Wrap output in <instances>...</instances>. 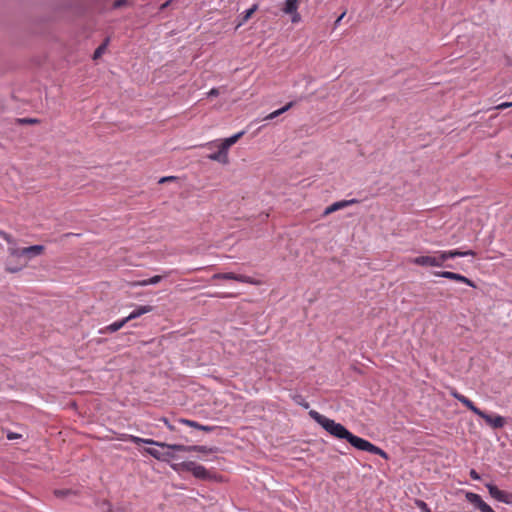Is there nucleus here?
Here are the masks:
<instances>
[{
  "instance_id": "f257e3e1",
  "label": "nucleus",
  "mask_w": 512,
  "mask_h": 512,
  "mask_svg": "<svg viewBox=\"0 0 512 512\" xmlns=\"http://www.w3.org/2000/svg\"><path fill=\"white\" fill-rule=\"evenodd\" d=\"M309 416L314 421H316L332 437L339 439V440H346L354 448H356L360 451H366L371 454L379 455L386 460L388 459V454L384 450H382L381 448L372 444L368 440L352 434L342 424L337 423L330 418H327L326 416L320 414L316 410H310Z\"/></svg>"
},
{
  "instance_id": "f03ea898",
  "label": "nucleus",
  "mask_w": 512,
  "mask_h": 512,
  "mask_svg": "<svg viewBox=\"0 0 512 512\" xmlns=\"http://www.w3.org/2000/svg\"><path fill=\"white\" fill-rule=\"evenodd\" d=\"M464 256H475V252L473 250L463 252L457 249L449 251H436L433 255H420L411 258L409 261L422 267H442L448 259Z\"/></svg>"
},
{
  "instance_id": "7ed1b4c3",
  "label": "nucleus",
  "mask_w": 512,
  "mask_h": 512,
  "mask_svg": "<svg viewBox=\"0 0 512 512\" xmlns=\"http://www.w3.org/2000/svg\"><path fill=\"white\" fill-rule=\"evenodd\" d=\"M456 400L462 403L471 412L482 418L487 425L493 429H501L506 425V419L498 414H488L479 409L475 404L466 396L460 394L457 390L453 389L450 393Z\"/></svg>"
},
{
  "instance_id": "20e7f679",
  "label": "nucleus",
  "mask_w": 512,
  "mask_h": 512,
  "mask_svg": "<svg viewBox=\"0 0 512 512\" xmlns=\"http://www.w3.org/2000/svg\"><path fill=\"white\" fill-rule=\"evenodd\" d=\"M245 134V131H240L231 137L225 138L223 140H215L206 143L204 146L207 148L217 147L218 151L208 155V158L213 161H218L223 164L228 163V150L229 148L237 143L239 139Z\"/></svg>"
},
{
  "instance_id": "39448f33",
  "label": "nucleus",
  "mask_w": 512,
  "mask_h": 512,
  "mask_svg": "<svg viewBox=\"0 0 512 512\" xmlns=\"http://www.w3.org/2000/svg\"><path fill=\"white\" fill-rule=\"evenodd\" d=\"M130 441H132L135 444L146 443V444L158 445L162 448H168V449H172V450H176V451H191V450L198 451V452H206L207 451L206 447H204V446L187 447L184 445H177V444L168 445V444L156 442L152 439H144V438H140V437L133 436V435L130 436Z\"/></svg>"
},
{
  "instance_id": "423d86ee",
  "label": "nucleus",
  "mask_w": 512,
  "mask_h": 512,
  "mask_svg": "<svg viewBox=\"0 0 512 512\" xmlns=\"http://www.w3.org/2000/svg\"><path fill=\"white\" fill-rule=\"evenodd\" d=\"M213 280L222 279V280H234L241 283L251 284V285H258L260 282L255 280L254 278L242 275V274H236L233 272H227V273H216L212 276Z\"/></svg>"
},
{
  "instance_id": "0eeeda50",
  "label": "nucleus",
  "mask_w": 512,
  "mask_h": 512,
  "mask_svg": "<svg viewBox=\"0 0 512 512\" xmlns=\"http://www.w3.org/2000/svg\"><path fill=\"white\" fill-rule=\"evenodd\" d=\"M486 487L488 488L491 497L495 500L505 504H512L511 492L499 489L493 482H487Z\"/></svg>"
},
{
  "instance_id": "6e6552de",
  "label": "nucleus",
  "mask_w": 512,
  "mask_h": 512,
  "mask_svg": "<svg viewBox=\"0 0 512 512\" xmlns=\"http://www.w3.org/2000/svg\"><path fill=\"white\" fill-rule=\"evenodd\" d=\"M181 467H182L183 471L190 472L192 474V476H194L195 478L205 479L208 477L206 469L203 466L198 465L195 462H192V461L183 462L181 464Z\"/></svg>"
},
{
  "instance_id": "1a4fd4ad",
  "label": "nucleus",
  "mask_w": 512,
  "mask_h": 512,
  "mask_svg": "<svg viewBox=\"0 0 512 512\" xmlns=\"http://www.w3.org/2000/svg\"><path fill=\"white\" fill-rule=\"evenodd\" d=\"M435 276L437 277H442V278H446V279H450V280H454V281H457V282H462L470 287H473L475 288V284L472 280H470L469 278L461 275V274H458V273H455V272H451V271H436L433 273Z\"/></svg>"
},
{
  "instance_id": "9d476101",
  "label": "nucleus",
  "mask_w": 512,
  "mask_h": 512,
  "mask_svg": "<svg viewBox=\"0 0 512 512\" xmlns=\"http://www.w3.org/2000/svg\"><path fill=\"white\" fill-rule=\"evenodd\" d=\"M467 500L474 505L475 508L481 512H495L486 502L483 501L480 495L468 492L466 494Z\"/></svg>"
},
{
  "instance_id": "9b49d317",
  "label": "nucleus",
  "mask_w": 512,
  "mask_h": 512,
  "mask_svg": "<svg viewBox=\"0 0 512 512\" xmlns=\"http://www.w3.org/2000/svg\"><path fill=\"white\" fill-rule=\"evenodd\" d=\"M79 493L80 490L78 488H59L54 489L53 491V494L56 498L69 501L75 499L79 495Z\"/></svg>"
},
{
  "instance_id": "f8f14e48",
  "label": "nucleus",
  "mask_w": 512,
  "mask_h": 512,
  "mask_svg": "<svg viewBox=\"0 0 512 512\" xmlns=\"http://www.w3.org/2000/svg\"><path fill=\"white\" fill-rule=\"evenodd\" d=\"M45 251V247L43 245H33V246H29V247H24L23 248V256L22 257H26L28 260L34 258V257H37L41 254H43Z\"/></svg>"
},
{
  "instance_id": "ddd939ff",
  "label": "nucleus",
  "mask_w": 512,
  "mask_h": 512,
  "mask_svg": "<svg viewBox=\"0 0 512 512\" xmlns=\"http://www.w3.org/2000/svg\"><path fill=\"white\" fill-rule=\"evenodd\" d=\"M172 272H173L172 270L165 271L164 275H155V276H153V277H151L149 279L137 281L133 285L134 286L155 285V284L159 283L163 279V277L169 276Z\"/></svg>"
},
{
  "instance_id": "4468645a",
  "label": "nucleus",
  "mask_w": 512,
  "mask_h": 512,
  "mask_svg": "<svg viewBox=\"0 0 512 512\" xmlns=\"http://www.w3.org/2000/svg\"><path fill=\"white\" fill-rule=\"evenodd\" d=\"M153 310V307L150 305H142L138 306L136 309H134L128 316V321H131L133 319H136L146 313H149Z\"/></svg>"
},
{
  "instance_id": "2eb2a0df",
  "label": "nucleus",
  "mask_w": 512,
  "mask_h": 512,
  "mask_svg": "<svg viewBox=\"0 0 512 512\" xmlns=\"http://www.w3.org/2000/svg\"><path fill=\"white\" fill-rule=\"evenodd\" d=\"M128 322L129 321H128L127 317H125L122 320L116 321V322L106 326L102 332H110V333L116 332V331L120 330Z\"/></svg>"
},
{
  "instance_id": "dca6fc26",
  "label": "nucleus",
  "mask_w": 512,
  "mask_h": 512,
  "mask_svg": "<svg viewBox=\"0 0 512 512\" xmlns=\"http://www.w3.org/2000/svg\"><path fill=\"white\" fill-rule=\"evenodd\" d=\"M293 106H294V102L291 101V102L287 103L285 106H283L282 108H280L278 110H275L272 113H270L269 115H267L265 119L266 120H272V119L278 117L279 115L285 113L286 111H288Z\"/></svg>"
},
{
  "instance_id": "f3484780",
  "label": "nucleus",
  "mask_w": 512,
  "mask_h": 512,
  "mask_svg": "<svg viewBox=\"0 0 512 512\" xmlns=\"http://www.w3.org/2000/svg\"><path fill=\"white\" fill-rule=\"evenodd\" d=\"M299 0H286L282 11L284 13H293L298 10Z\"/></svg>"
},
{
  "instance_id": "a211bd4d",
  "label": "nucleus",
  "mask_w": 512,
  "mask_h": 512,
  "mask_svg": "<svg viewBox=\"0 0 512 512\" xmlns=\"http://www.w3.org/2000/svg\"><path fill=\"white\" fill-rule=\"evenodd\" d=\"M358 203V200L357 199H351V200H341V201H338V202H335L333 203V208L336 211L340 210V209H343V208H346L350 205H353V204H356Z\"/></svg>"
},
{
  "instance_id": "6ab92c4d",
  "label": "nucleus",
  "mask_w": 512,
  "mask_h": 512,
  "mask_svg": "<svg viewBox=\"0 0 512 512\" xmlns=\"http://www.w3.org/2000/svg\"><path fill=\"white\" fill-rule=\"evenodd\" d=\"M109 39H106L103 44H101L94 52L93 59L96 60L100 58L103 53L105 52L107 45H108Z\"/></svg>"
},
{
  "instance_id": "aec40b11",
  "label": "nucleus",
  "mask_w": 512,
  "mask_h": 512,
  "mask_svg": "<svg viewBox=\"0 0 512 512\" xmlns=\"http://www.w3.org/2000/svg\"><path fill=\"white\" fill-rule=\"evenodd\" d=\"M22 251H23V248H19V247H17V245L8 247V253L11 257H15V258L22 257L23 256Z\"/></svg>"
},
{
  "instance_id": "412c9836",
  "label": "nucleus",
  "mask_w": 512,
  "mask_h": 512,
  "mask_svg": "<svg viewBox=\"0 0 512 512\" xmlns=\"http://www.w3.org/2000/svg\"><path fill=\"white\" fill-rule=\"evenodd\" d=\"M104 505L108 506V512H130V509L127 506H117L116 508H113L111 503L108 501H105Z\"/></svg>"
},
{
  "instance_id": "4be33fe9",
  "label": "nucleus",
  "mask_w": 512,
  "mask_h": 512,
  "mask_svg": "<svg viewBox=\"0 0 512 512\" xmlns=\"http://www.w3.org/2000/svg\"><path fill=\"white\" fill-rule=\"evenodd\" d=\"M146 452L157 459H165L168 454L161 453L156 448H147Z\"/></svg>"
},
{
  "instance_id": "5701e85b",
  "label": "nucleus",
  "mask_w": 512,
  "mask_h": 512,
  "mask_svg": "<svg viewBox=\"0 0 512 512\" xmlns=\"http://www.w3.org/2000/svg\"><path fill=\"white\" fill-rule=\"evenodd\" d=\"M414 504L418 507L422 512H432L428 507L427 503L421 499H414Z\"/></svg>"
},
{
  "instance_id": "b1692460",
  "label": "nucleus",
  "mask_w": 512,
  "mask_h": 512,
  "mask_svg": "<svg viewBox=\"0 0 512 512\" xmlns=\"http://www.w3.org/2000/svg\"><path fill=\"white\" fill-rule=\"evenodd\" d=\"M258 5L254 4L251 8L246 10L243 14V21L246 22L248 19L252 17V15L257 11Z\"/></svg>"
},
{
  "instance_id": "393cba45",
  "label": "nucleus",
  "mask_w": 512,
  "mask_h": 512,
  "mask_svg": "<svg viewBox=\"0 0 512 512\" xmlns=\"http://www.w3.org/2000/svg\"><path fill=\"white\" fill-rule=\"evenodd\" d=\"M179 422L196 429H199L201 427V424H199L198 422L188 419H180Z\"/></svg>"
},
{
  "instance_id": "a878e982",
  "label": "nucleus",
  "mask_w": 512,
  "mask_h": 512,
  "mask_svg": "<svg viewBox=\"0 0 512 512\" xmlns=\"http://www.w3.org/2000/svg\"><path fill=\"white\" fill-rule=\"evenodd\" d=\"M4 240L8 243L9 246L17 245L15 238L8 233L5 235Z\"/></svg>"
},
{
  "instance_id": "bb28decb",
  "label": "nucleus",
  "mask_w": 512,
  "mask_h": 512,
  "mask_svg": "<svg viewBox=\"0 0 512 512\" xmlns=\"http://www.w3.org/2000/svg\"><path fill=\"white\" fill-rule=\"evenodd\" d=\"M288 15H291V21L293 23H298L300 22L301 20V16L300 14L298 13V11L296 10V12H293V13H287Z\"/></svg>"
},
{
  "instance_id": "cd10ccee",
  "label": "nucleus",
  "mask_w": 512,
  "mask_h": 512,
  "mask_svg": "<svg viewBox=\"0 0 512 512\" xmlns=\"http://www.w3.org/2000/svg\"><path fill=\"white\" fill-rule=\"evenodd\" d=\"M509 107H512V102H503V103L497 105L494 109H496V110H504V109H507Z\"/></svg>"
},
{
  "instance_id": "c85d7f7f",
  "label": "nucleus",
  "mask_w": 512,
  "mask_h": 512,
  "mask_svg": "<svg viewBox=\"0 0 512 512\" xmlns=\"http://www.w3.org/2000/svg\"><path fill=\"white\" fill-rule=\"evenodd\" d=\"M26 264L20 266V267H11V266H6V271L10 272V273H16L18 271H20L23 267H25Z\"/></svg>"
},
{
  "instance_id": "c756f323",
  "label": "nucleus",
  "mask_w": 512,
  "mask_h": 512,
  "mask_svg": "<svg viewBox=\"0 0 512 512\" xmlns=\"http://www.w3.org/2000/svg\"><path fill=\"white\" fill-rule=\"evenodd\" d=\"M334 212H335V210L333 208V205L331 204L330 206L326 207V209L323 212V216H328Z\"/></svg>"
},
{
  "instance_id": "7c9ffc66",
  "label": "nucleus",
  "mask_w": 512,
  "mask_h": 512,
  "mask_svg": "<svg viewBox=\"0 0 512 512\" xmlns=\"http://www.w3.org/2000/svg\"><path fill=\"white\" fill-rule=\"evenodd\" d=\"M334 212H335V210L333 208V205L331 204L330 206L326 207V209L323 212V216H328Z\"/></svg>"
},
{
  "instance_id": "2f4dec72",
  "label": "nucleus",
  "mask_w": 512,
  "mask_h": 512,
  "mask_svg": "<svg viewBox=\"0 0 512 512\" xmlns=\"http://www.w3.org/2000/svg\"><path fill=\"white\" fill-rule=\"evenodd\" d=\"M219 95V89L218 88H212L209 92H208V96L209 97H215V96H218Z\"/></svg>"
},
{
  "instance_id": "473e14b6",
  "label": "nucleus",
  "mask_w": 512,
  "mask_h": 512,
  "mask_svg": "<svg viewBox=\"0 0 512 512\" xmlns=\"http://www.w3.org/2000/svg\"><path fill=\"white\" fill-rule=\"evenodd\" d=\"M162 421L164 422V424L167 426V428L169 430L174 431V426H172L166 418H163Z\"/></svg>"
},
{
  "instance_id": "72a5a7b5",
  "label": "nucleus",
  "mask_w": 512,
  "mask_h": 512,
  "mask_svg": "<svg viewBox=\"0 0 512 512\" xmlns=\"http://www.w3.org/2000/svg\"><path fill=\"white\" fill-rule=\"evenodd\" d=\"M470 475H471V477H472L474 480H479V479H480L479 475L477 474V472H476L475 470H471V471H470Z\"/></svg>"
},
{
  "instance_id": "f704fd0d",
  "label": "nucleus",
  "mask_w": 512,
  "mask_h": 512,
  "mask_svg": "<svg viewBox=\"0 0 512 512\" xmlns=\"http://www.w3.org/2000/svg\"><path fill=\"white\" fill-rule=\"evenodd\" d=\"M213 428L210 427V426H204V425H201V427L199 428V430H203V431H211Z\"/></svg>"
},
{
  "instance_id": "c9c22d12",
  "label": "nucleus",
  "mask_w": 512,
  "mask_h": 512,
  "mask_svg": "<svg viewBox=\"0 0 512 512\" xmlns=\"http://www.w3.org/2000/svg\"><path fill=\"white\" fill-rule=\"evenodd\" d=\"M125 2V0H117L115 3H114V6L115 7H120L121 5H123Z\"/></svg>"
},
{
  "instance_id": "e433bc0d",
  "label": "nucleus",
  "mask_w": 512,
  "mask_h": 512,
  "mask_svg": "<svg viewBox=\"0 0 512 512\" xmlns=\"http://www.w3.org/2000/svg\"><path fill=\"white\" fill-rule=\"evenodd\" d=\"M345 14H346V13H345V12H343V13L338 17V19H337V20H336V22H335V25H337V24H339V22H341V20H342V19H343V17L345 16Z\"/></svg>"
},
{
  "instance_id": "4c0bfd02",
  "label": "nucleus",
  "mask_w": 512,
  "mask_h": 512,
  "mask_svg": "<svg viewBox=\"0 0 512 512\" xmlns=\"http://www.w3.org/2000/svg\"><path fill=\"white\" fill-rule=\"evenodd\" d=\"M7 437H8V439H15V438H17V437H18V435H17V434H14V433H9V434L7 435Z\"/></svg>"
},
{
  "instance_id": "58836bf2",
  "label": "nucleus",
  "mask_w": 512,
  "mask_h": 512,
  "mask_svg": "<svg viewBox=\"0 0 512 512\" xmlns=\"http://www.w3.org/2000/svg\"><path fill=\"white\" fill-rule=\"evenodd\" d=\"M23 122H25V123H36L37 120H35V119H25V120H23Z\"/></svg>"
},
{
  "instance_id": "ea45409f",
  "label": "nucleus",
  "mask_w": 512,
  "mask_h": 512,
  "mask_svg": "<svg viewBox=\"0 0 512 512\" xmlns=\"http://www.w3.org/2000/svg\"><path fill=\"white\" fill-rule=\"evenodd\" d=\"M172 179H174V177H164V178H162V179L160 180V182L162 183V182H165V181H170V180H172Z\"/></svg>"
},
{
  "instance_id": "a19ab883",
  "label": "nucleus",
  "mask_w": 512,
  "mask_h": 512,
  "mask_svg": "<svg viewBox=\"0 0 512 512\" xmlns=\"http://www.w3.org/2000/svg\"><path fill=\"white\" fill-rule=\"evenodd\" d=\"M6 234H7V233H6L5 231L0 230V237H2L3 239H4V237H5V235H6Z\"/></svg>"
},
{
  "instance_id": "79ce46f5",
  "label": "nucleus",
  "mask_w": 512,
  "mask_h": 512,
  "mask_svg": "<svg viewBox=\"0 0 512 512\" xmlns=\"http://www.w3.org/2000/svg\"><path fill=\"white\" fill-rule=\"evenodd\" d=\"M102 510H103L104 512H108V506L103 504V505H102Z\"/></svg>"
},
{
  "instance_id": "37998d69",
  "label": "nucleus",
  "mask_w": 512,
  "mask_h": 512,
  "mask_svg": "<svg viewBox=\"0 0 512 512\" xmlns=\"http://www.w3.org/2000/svg\"><path fill=\"white\" fill-rule=\"evenodd\" d=\"M175 487H176V488H179V489H185V487H184V486H177V485H176Z\"/></svg>"
},
{
  "instance_id": "c03bdc74",
  "label": "nucleus",
  "mask_w": 512,
  "mask_h": 512,
  "mask_svg": "<svg viewBox=\"0 0 512 512\" xmlns=\"http://www.w3.org/2000/svg\"><path fill=\"white\" fill-rule=\"evenodd\" d=\"M167 5H168V2H167V3H164V4L162 5V8L166 7Z\"/></svg>"
}]
</instances>
